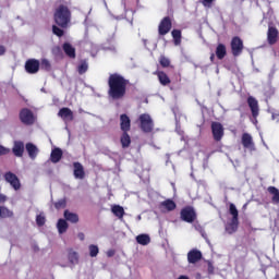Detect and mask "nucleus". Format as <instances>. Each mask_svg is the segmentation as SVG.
Instances as JSON below:
<instances>
[{
  "instance_id": "nucleus-1",
  "label": "nucleus",
  "mask_w": 279,
  "mask_h": 279,
  "mask_svg": "<svg viewBox=\"0 0 279 279\" xmlns=\"http://www.w3.org/2000/svg\"><path fill=\"white\" fill-rule=\"evenodd\" d=\"M130 81L119 73H112L108 77V97L113 101H121L128 95Z\"/></svg>"
},
{
  "instance_id": "nucleus-2",
  "label": "nucleus",
  "mask_w": 279,
  "mask_h": 279,
  "mask_svg": "<svg viewBox=\"0 0 279 279\" xmlns=\"http://www.w3.org/2000/svg\"><path fill=\"white\" fill-rule=\"evenodd\" d=\"M71 9L66 4H60L53 14L54 23L58 27L62 29H66L69 27V23H71Z\"/></svg>"
},
{
  "instance_id": "nucleus-3",
  "label": "nucleus",
  "mask_w": 279,
  "mask_h": 279,
  "mask_svg": "<svg viewBox=\"0 0 279 279\" xmlns=\"http://www.w3.org/2000/svg\"><path fill=\"white\" fill-rule=\"evenodd\" d=\"M229 214L232 216L230 223L227 225L226 231L228 234H234L239 230V209L234 203L229 205Z\"/></svg>"
},
{
  "instance_id": "nucleus-4",
  "label": "nucleus",
  "mask_w": 279,
  "mask_h": 279,
  "mask_svg": "<svg viewBox=\"0 0 279 279\" xmlns=\"http://www.w3.org/2000/svg\"><path fill=\"white\" fill-rule=\"evenodd\" d=\"M140 128L145 134L154 132V120L149 113H142L138 118Z\"/></svg>"
},
{
  "instance_id": "nucleus-5",
  "label": "nucleus",
  "mask_w": 279,
  "mask_h": 279,
  "mask_svg": "<svg viewBox=\"0 0 279 279\" xmlns=\"http://www.w3.org/2000/svg\"><path fill=\"white\" fill-rule=\"evenodd\" d=\"M230 47L233 58H239V56L243 53V49H245V46L243 45V39H241V37L239 36L232 37Z\"/></svg>"
},
{
  "instance_id": "nucleus-6",
  "label": "nucleus",
  "mask_w": 279,
  "mask_h": 279,
  "mask_svg": "<svg viewBox=\"0 0 279 279\" xmlns=\"http://www.w3.org/2000/svg\"><path fill=\"white\" fill-rule=\"evenodd\" d=\"M180 217L185 223H193L197 219V213H195V208L192 206H186L181 209Z\"/></svg>"
},
{
  "instance_id": "nucleus-7",
  "label": "nucleus",
  "mask_w": 279,
  "mask_h": 279,
  "mask_svg": "<svg viewBox=\"0 0 279 279\" xmlns=\"http://www.w3.org/2000/svg\"><path fill=\"white\" fill-rule=\"evenodd\" d=\"M20 121L24 125H34L36 123V117L29 108H23L20 110Z\"/></svg>"
},
{
  "instance_id": "nucleus-8",
  "label": "nucleus",
  "mask_w": 279,
  "mask_h": 279,
  "mask_svg": "<svg viewBox=\"0 0 279 279\" xmlns=\"http://www.w3.org/2000/svg\"><path fill=\"white\" fill-rule=\"evenodd\" d=\"M171 27H173V23L171 22V17L165 16L158 25L159 36H167V34H169V32H171Z\"/></svg>"
},
{
  "instance_id": "nucleus-9",
  "label": "nucleus",
  "mask_w": 279,
  "mask_h": 279,
  "mask_svg": "<svg viewBox=\"0 0 279 279\" xmlns=\"http://www.w3.org/2000/svg\"><path fill=\"white\" fill-rule=\"evenodd\" d=\"M24 69L29 75H36L40 71V61L37 59H28L25 62Z\"/></svg>"
},
{
  "instance_id": "nucleus-10",
  "label": "nucleus",
  "mask_w": 279,
  "mask_h": 279,
  "mask_svg": "<svg viewBox=\"0 0 279 279\" xmlns=\"http://www.w3.org/2000/svg\"><path fill=\"white\" fill-rule=\"evenodd\" d=\"M4 180L8 182L14 191L21 190V180L14 172L8 171L4 173Z\"/></svg>"
},
{
  "instance_id": "nucleus-11",
  "label": "nucleus",
  "mask_w": 279,
  "mask_h": 279,
  "mask_svg": "<svg viewBox=\"0 0 279 279\" xmlns=\"http://www.w3.org/2000/svg\"><path fill=\"white\" fill-rule=\"evenodd\" d=\"M211 134L214 136V141L219 143L221 138H223V124L221 122H211Z\"/></svg>"
},
{
  "instance_id": "nucleus-12",
  "label": "nucleus",
  "mask_w": 279,
  "mask_h": 279,
  "mask_svg": "<svg viewBox=\"0 0 279 279\" xmlns=\"http://www.w3.org/2000/svg\"><path fill=\"white\" fill-rule=\"evenodd\" d=\"M246 101L253 119H258V114L260 112V109L258 108V100L253 96H248Z\"/></svg>"
},
{
  "instance_id": "nucleus-13",
  "label": "nucleus",
  "mask_w": 279,
  "mask_h": 279,
  "mask_svg": "<svg viewBox=\"0 0 279 279\" xmlns=\"http://www.w3.org/2000/svg\"><path fill=\"white\" fill-rule=\"evenodd\" d=\"M120 130L122 132H130L132 130V120L126 113L120 116Z\"/></svg>"
},
{
  "instance_id": "nucleus-14",
  "label": "nucleus",
  "mask_w": 279,
  "mask_h": 279,
  "mask_svg": "<svg viewBox=\"0 0 279 279\" xmlns=\"http://www.w3.org/2000/svg\"><path fill=\"white\" fill-rule=\"evenodd\" d=\"M73 168H74L73 175L76 180H84L86 178L84 166L80 161H74Z\"/></svg>"
},
{
  "instance_id": "nucleus-15",
  "label": "nucleus",
  "mask_w": 279,
  "mask_h": 279,
  "mask_svg": "<svg viewBox=\"0 0 279 279\" xmlns=\"http://www.w3.org/2000/svg\"><path fill=\"white\" fill-rule=\"evenodd\" d=\"M279 32L276 26H269L267 32V43L268 45H276L278 43Z\"/></svg>"
},
{
  "instance_id": "nucleus-16",
  "label": "nucleus",
  "mask_w": 279,
  "mask_h": 279,
  "mask_svg": "<svg viewBox=\"0 0 279 279\" xmlns=\"http://www.w3.org/2000/svg\"><path fill=\"white\" fill-rule=\"evenodd\" d=\"M199 260H202V251L194 248L187 253V263L191 265H195V263H199Z\"/></svg>"
},
{
  "instance_id": "nucleus-17",
  "label": "nucleus",
  "mask_w": 279,
  "mask_h": 279,
  "mask_svg": "<svg viewBox=\"0 0 279 279\" xmlns=\"http://www.w3.org/2000/svg\"><path fill=\"white\" fill-rule=\"evenodd\" d=\"M13 155L16 158H23V154H25V144L21 141H15L12 148Z\"/></svg>"
},
{
  "instance_id": "nucleus-18",
  "label": "nucleus",
  "mask_w": 279,
  "mask_h": 279,
  "mask_svg": "<svg viewBox=\"0 0 279 279\" xmlns=\"http://www.w3.org/2000/svg\"><path fill=\"white\" fill-rule=\"evenodd\" d=\"M58 117L63 121H73L74 119L73 111L69 107L61 108L58 112Z\"/></svg>"
},
{
  "instance_id": "nucleus-19",
  "label": "nucleus",
  "mask_w": 279,
  "mask_h": 279,
  "mask_svg": "<svg viewBox=\"0 0 279 279\" xmlns=\"http://www.w3.org/2000/svg\"><path fill=\"white\" fill-rule=\"evenodd\" d=\"M159 208H163V210H167L168 213H171L178 208V205L171 198H167L166 201L161 202L159 205Z\"/></svg>"
},
{
  "instance_id": "nucleus-20",
  "label": "nucleus",
  "mask_w": 279,
  "mask_h": 279,
  "mask_svg": "<svg viewBox=\"0 0 279 279\" xmlns=\"http://www.w3.org/2000/svg\"><path fill=\"white\" fill-rule=\"evenodd\" d=\"M154 75H157L161 86H169V84H171V78H169V75H167L165 71H156Z\"/></svg>"
},
{
  "instance_id": "nucleus-21",
  "label": "nucleus",
  "mask_w": 279,
  "mask_h": 279,
  "mask_svg": "<svg viewBox=\"0 0 279 279\" xmlns=\"http://www.w3.org/2000/svg\"><path fill=\"white\" fill-rule=\"evenodd\" d=\"M241 143L245 149L254 147V140L250 133H243L241 137Z\"/></svg>"
},
{
  "instance_id": "nucleus-22",
  "label": "nucleus",
  "mask_w": 279,
  "mask_h": 279,
  "mask_svg": "<svg viewBox=\"0 0 279 279\" xmlns=\"http://www.w3.org/2000/svg\"><path fill=\"white\" fill-rule=\"evenodd\" d=\"M63 217L70 223H80V216L75 213L70 211L69 209L64 210Z\"/></svg>"
},
{
  "instance_id": "nucleus-23",
  "label": "nucleus",
  "mask_w": 279,
  "mask_h": 279,
  "mask_svg": "<svg viewBox=\"0 0 279 279\" xmlns=\"http://www.w3.org/2000/svg\"><path fill=\"white\" fill-rule=\"evenodd\" d=\"M62 49H63L65 56H68V58L75 60L76 53H75V47H73V45H71L69 43H64L62 46Z\"/></svg>"
},
{
  "instance_id": "nucleus-24",
  "label": "nucleus",
  "mask_w": 279,
  "mask_h": 279,
  "mask_svg": "<svg viewBox=\"0 0 279 279\" xmlns=\"http://www.w3.org/2000/svg\"><path fill=\"white\" fill-rule=\"evenodd\" d=\"M63 153L60 148H53L50 154V160L53 165H58L62 160Z\"/></svg>"
},
{
  "instance_id": "nucleus-25",
  "label": "nucleus",
  "mask_w": 279,
  "mask_h": 279,
  "mask_svg": "<svg viewBox=\"0 0 279 279\" xmlns=\"http://www.w3.org/2000/svg\"><path fill=\"white\" fill-rule=\"evenodd\" d=\"M228 56V48L223 44H218L216 47V57L218 60H223Z\"/></svg>"
},
{
  "instance_id": "nucleus-26",
  "label": "nucleus",
  "mask_w": 279,
  "mask_h": 279,
  "mask_svg": "<svg viewBox=\"0 0 279 279\" xmlns=\"http://www.w3.org/2000/svg\"><path fill=\"white\" fill-rule=\"evenodd\" d=\"M120 143L122 145V149H128V147L132 145V137H130V134L128 132H122Z\"/></svg>"
},
{
  "instance_id": "nucleus-27",
  "label": "nucleus",
  "mask_w": 279,
  "mask_h": 279,
  "mask_svg": "<svg viewBox=\"0 0 279 279\" xmlns=\"http://www.w3.org/2000/svg\"><path fill=\"white\" fill-rule=\"evenodd\" d=\"M25 147L29 158H32V160L36 159V156H38V147L32 143H27Z\"/></svg>"
},
{
  "instance_id": "nucleus-28",
  "label": "nucleus",
  "mask_w": 279,
  "mask_h": 279,
  "mask_svg": "<svg viewBox=\"0 0 279 279\" xmlns=\"http://www.w3.org/2000/svg\"><path fill=\"white\" fill-rule=\"evenodd\" d=\"M57 229L59 234H64L69 230V222L65 219L60 218L57 222Z\"/></svg>"
},
{
  "instance_id": "nucleus-29",
  "label": "nucleus",
  "mask_w": 279,
  "mask_h": 279,
  "mask_svg": "<svg viewBox=\"0 0 279 279\" xmlns=\"http://www.w3.org/2000/svg\"><path fill=\"white\" fill-rule=\"evenodd\" d=\"M171 36L173 38V44L179 47V45H182V31L180 29H172Z\"/></svg>"
},
{
  "instance_id": "nucleus-30",
  "label": "nucleus",
  "mask_w": 279,
  "mask_h": 279,
  "mask_svg": "<svg viewBox=\"0 0 279 279\" xmlns=\"http://www.w3.org/2000/svg\"><path fill=\"white\" fill-rule=\"evenodd\" d=\"M268 193L272 195L271 202L272 204H279V190L276 186H268Z\"/></svg>"
},
{
  "instance_id": "nucleus-31",
  "label": "nucleus",
  "mask_w": 279,
  "mask_h": 279,
  "mask_svg": "<svg viewBox=\"0 0 279 279\" xmlns=\"http://www.w3.org/2000/svg\"><path fill=\"white\" fill-rule=\"evenodd\" d=\"M111 213H113V215L118 217V219H123V216L125 215V209H123V207H121L120 205H113L111 208Z\"/></svg>"
},
{
  "instance_id": "nucleus-32",
  "label": "nucleus",
  "mask_w": 279,
  "mask_h": 279,
  "mask_svg": "<svg viewBox=\"0 0 279 279\" xmlns=\"http://www.w3.org/2000/svg\"><path fill=\"white\" fill-rule=\"evenodd\" d=\"M136 242L140 245H149V243H151V238H149L148 234L142 233L136 236Z\"/></svg>"
},
{
  "instance_id": "nucleus-33",
  "label": "nucleus",
  "mask_w": 279,
  "mask_h": 279,
  "mask_svg": "<svg viewBox=\"0 0 279 279\" xmlns=\"http://www.w3.org/2000/svg\"><path fill=\"white\" fill-rule=\"evenodd\" d=\"M14 213H12V210H10L8 207L5 206H0V217L1 219H8V217H13Z\"/></svg>"
},
{
  "instance_id": "nucleus-34",
  "label": "nucleus",
  "mask_w": 279,
  "mask_h": 279,
  "mask_svg": "<svg viewBox=\"0 0 279 279\" xmlns=\"http://www.w3.org/2000/svg\"><path fill=\"white\" fill-rule=\"evenodd\" d=\"M159 64L162 66V69H169L171 66V60L163 54L159 57Z\"/></svg>"
},
{
  "instance_id": "nucleus-35",
  "label": "nucleus",
  "mask_w": 279,
  "mask_h": 279,
  "mask_svg": "<svg viewBox=\"0 0 279 279\" xmlns=\"http://www.w3.org/2000/svg\"><path fill=\"white\" fill-rule=\"evenodd\" d=\"M39 69H43L44 71H51V63L47 59H41V62H39Z\"/></svg>"
},
{
  "instance_id": "nucleus-36",
  "label": "nucleus",
  "mask_w": 279,
  "mask_h": 279,
  "mask_svg": "<svg viewBox=\"0 0 279 279\" xmlns=\"http://www.w3.org/2000/svg\"><path fill=\"white\" fill-rule=\"evenodd\" d=\"M77 71L80 75H84V73L88 71V63L86 61H82L81 64L77 66Z\"/></svg>"
},
{
  "instance_id": "nucleus-37",
  "label": "nucleus",
  "mask_w": 279,
  "mask_h": 279,
  "mask_svg": "<svg viewBox=\"0 0 279 279\" xmlns=\"http://www.w3.org/2000/svg\"><path fill=\"white\" fill-rule=\"evenodd\" d=\"M56 210H61V208H66V198H61L53 204Z\"/></svg>"
},
{
  "instance_id": "nucleus-38",
  "label": "nucleus",
  "mask_w": 279,
  "mask_h": 279,
  "mask_svg": "<svg viewBox=\"0 0 279 279\" xmlns=\"http://www.w3.org/2000/svg\"><path fill=\"white\" fill-rule=\"evenodd\" d=\"M52 34H54V36H58V38H62V36H64V31L58 25H52Z\"/></svg>"
},
{
  "instance_id": "nucleus-39",
  "label": "nucleus",
  "mask_w": 279,
  "mask_h": 279,
  "mask_svg": "<svg viewBox=\"0 0 279 279\" xmlns=\"http://www.w3.org/2000/svg\"><path fill=\"white\" fill-rule=\"evenodd\" d=\"M97 254H99V246L95 244L89 245V256L95 258Z\"/></svg>"
},
{
  "instance_id": "nucleus-40",
  "label": "nucleus",
  "mask_w": 279,
  "mask_h": 279,
  "mask_svg": "<svg viewBox=\"0 0 279 279\" xmlns=\"http://www.w3.org/2000/svg\"><path fill=\"white\" fill-rule=\"evenodd\" d=\"M47 219L45 218V216L43 215H37L36 217V223L39 228H43V226H45Z\"/></svg>"
},
{
  "instance_id": "nucleus-41",
  "label": "nucleus",
  "mask_w": 279,
  "mask_h": 279,
  "mask_svg": "<svg viewBox=\"0 0 279 279\" xmlns=\"http://www.w3.org/2000/svg\"><path fill=\"white\" fill-rule=\"evenodd\" d=\"M10 148L3 146V145H0V156H8V154H10Z\"/></svg>"
},
{
  "instance_id": "nucleus-42",
  "label": "nucleus",
  "mask_w": 279,
  "mask_h": 279,
  "mask_svg": "<svg viewBox=\"0 0 279 279\" xmlns=\"http://www.w3.org/2000/svg\"><path fill=\"white\" fill-rule=\"evenodd\" d=\"M69 260H70V263H75V262H77V253H75V252L70 253V255H69Z\"/></svg>"
},
{
  "instance_id": "nucleus-43",
  "label": "nucleus",
  "mask_w": 279,
  "mask_h": 279,
  "mask_svg": "<svg viewBox=\"0 0 279 279\" xmlns=\"http://www.w3.org/2000/svg\"><path fill=\"white\" fill-rule=\"evenodd\" d=\"M213 1L215 0H203L202 3L204 8H210V5H213Z\"/></svg>"
},
{
  "instance_id": "nucleus-44",
  "label": "nucleus",
  "mask_w": 279,
  "mask_h": 279,
  "mask_svg": "<svg viewBox=\"0 0 279 279\" xmlns=\"http://www.w3.org/2000/svg\"><path fill=\"white\" fill-rule=\"evenodd\" d=\"M4 202H8V196H5V194H0V204H4Z\"/></svg>"
},
{
  "instance_id": "nucleus-45",
  "label": "nucleus",
  "mask_w": 279,
  "mask_h": 279,
  "mask_svg": "<svg viewBox=\"0 0 279 279\" xmlns=\"http://www.w3.org/2000/svg\"><path fill=\"white\" fill-rule=\"evenodd\" d=\"M107 256H108L109 258H112V256H114V250H109V251L107 252Z\"/></svg>"
},
{
  "instance_id": "nucleus-46",
  "label": "nucleus",
  "mask_w": 279,
  "mask_h": 279,
  "mask_svg": "<svg viewBox=\"0 0 279 279\" xmlns=\"http://www.w3.org/2000/svg\"><path fill=\"white\" fill-rule=\"evenodd\" d=\"M77 238L80 239V241H84V239H86V236L84 235V232H80L77 234Z\"/></svg>"
},
{
  "instance_id": "nucleus-47",
  "label": "nucleus",
  "mask_w": 279,
  "mask_h": 279,
  "mask_svg": "<svg viewBox=\"0 0 279 279\" xmlns=\"http://www.w3.org/2000/svg\"><path fill=\"white\" fill-rule=\"evenodd\" d=\"M213 271H215V267L213 266V264H208V272L213 274Z\"/></svg>"
},
{
  "instance_id": "nucleus-48",
  "label": "nucleus",
  "mask_w": 279,
  "mask_h": 279,
  "mask_svg": "<svg viewBox=\"0 0 279 279\" xmlns=\"http://www.w3.org/2000/svg\"><path fill=\"white\" fill-rule=\"evenodd\" d=\"M0 56H5V47L0 46Z\"/></svg>"
},
{
  "instance_id": "nucleus-49",
  "label": "nucleus",
  "mask_w": 279,
  "mask_h": 279,
  "mask_svg": "<svg viewBox=\"0 0 279 279\" xmlns=\"http://www.w3.org/2000/svg\"><path fill=\"white\" fill-rule=\"evenodd\" d=\"M210 62H215V53L210 54Z\"/></svg>"
},
{
  "instance_id": "nucleus-50",
  "label": "nucleus",
  "mask_w": 279,
  "mask_h": 279,
  "mask_svg": "<svg viewBox=\"0 0 279 279\" xmlns=\"http://www.w3.org/2000/svg\"><path fill=\"white\" fill-rule=\"evenodd\" d=\"M178 279H189V276L181 275Z\"/></svg>"
}]
</instances>
